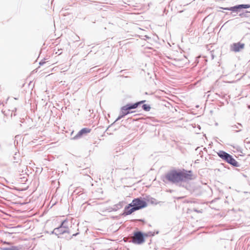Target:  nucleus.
Here are the masks:
<instances>
[{"label": "nucleus", "mask_w": 250, "mask_h": 250, "mask_svg": "<svg viewBox=\"0 0 250 250\" xmlns=\"http://www.w3.org/2000/svg\"><path fill=\"white\" fill-rule=\"evenodd\" d=\"M67 221L66 220H64L62 221L60 225V226L63 228L64 229H69L68 225H67Z\"/></svg>", "instance_id": "14"}, {"label": "nucleus", "mask_w": 250, "mask_h": 250, "mask_svg": "<svg viewBox=\"0 0 250 250\" xmlns=\"http://www.w3.org/2000/svg\"><path fill=\"white\" fill-rule=\"evenodd\" d=\"M91 130V129L89 128H83L78 132L77 135L74 137L73 139H77L82 137L83 135L90 133Z\"/></svg>", "instance_id": "8"}, {"label": "nucleus", "mask_w": 250, "mask_h": 250, "mask_svg": "<svg viewBox=\"0 0 250 250\" xmlns=\"http://www.w3.org/2000/svg\"><path fill=\"white\" fill-rule=\"evenodd\" d=\"M3 244H7V245H11V243H10V242H3Z\"/></svg>", "instance_id": "20"}, {"label": "nucleus", "mask_w": 250, "mask_h": 250, "mask_svg": "<svg viewBox=\"0 0 250 250\" xmlns=\"http://www.w3.org/2000/svg\"><path fill=\"white\" fill-rule=\"evenodd\" d=\"M166 93V92L163 90H157V97L159 96V95L160 96H164Z\"/></svg>", "instance_id": "16"}, {"label": "nucleus", "mask_w": 250, "mask_h": 250, "mask_svg": "<svg viewBox=\"0 0 250 250\" xmlns=\"http://www.w3.org/2000/svg\"><path fill=\"white\" fill-rule=\"evenodd\" d=\"M224 9L231 11L233 12H237L239 11L236 5L230 7L225 8Z\"/></svg>", "instance_id": "12"}, {"label": "nucleus", "mask_w": 250, "mask_h": 250, "mask_svg": "<svg viewBox=\"0 0 250 250\" xmlns=\"http://www.w3.org/2000/svg\"><path fill=\"white\" fill-rule=\"evenodd\" d=\"M125 115H126V113H121V112H120V115L117 118L116 121H117L120 120L121 119L124 118Z\"/></svg>", "instance_id": "17"}, {"label": "nucleus", "mask_w": 250, "mask_h": 250, "mask_svg": "<svg viewBox=\"0 0 250 250\" xmlns=\"http://www.w3.org/2000/svg\"><path fill=\"white\" fill-rule=\"evenodd\" d=\"M142 108L145 110V111H148L150 110V106L148 104H144L143 105H142Z\"/></svg>", "instance_id": "15"}, {"label": "nucleus", "mask_w": 250, "mask_h": 250, "mask_svg": "<svg viewBox=\"0 0 250 250\" xmlns=\"http://www.w3.org/2000/svg\"><path fill=\"white\" fill-rule=\"evenodd\" d=\"M245 47V44L240 42L233 43L230 45V50L234 52L241 51Z\"/></svg>", "instance_id": "6"}, {"label": "nucleus", "mask_w": 250, "mask_h": 250, "mask_svg": "<svg viewBox=\"0 0 250 250\" xmlns=\"http://www.w3.org/2000/svg\"><path fill=\"white\" fill-rule=\"evenodd\" d=\"M147 205V204L146 201L139 198H135L125 208L122 215L125 216L130 215L136 210L146 207Z\"/></svg>", "instance_id": "2"}, {"label": "nucleus", "mask_w": 250, "mask_h": 250, "mask_svg": "<svg viewBox=\"0 0 250 250\" xmlns=\"http://www.w3.org/2000/svg\"><path fill=\"white\" fill-rule=\"evenodd\" d=\"M230 127L231 130L235 132H239L242 130L243 126L241 124L237 123L236 125H231Z\"/></svg>", "instance_id": "10"}, {"label": "nucleus", "mask_w": 250, "mask_h": 250, "mask_svg": "<svg viewBox=\"0 0 250 250\" xmlns=\"http://www.w3.org/2000/svg\"><path fill=\"white\" fill-rule=\"evenodd\" d=\"M146 102L145 100L137 102L135 104H128L126 105L123 106L121 108V113H126V115L131 113L130 110L136 108L139 105Z\"/></svg>", "instance_id": "4"}, {"label": "nucleus", "mask_w": 250, "mask_h": 250, "mask_svg": "<svg viewBox=\"0 0 250 250\" xmlns=\"http://www.w3.org/2000/svg\"><path fill=\"white\" fill-rule=\"evenodd\" d=\"M44 63H45V62H40V65H43Z\"/></svg>", "instance_id": "21"}, {"label": "nucleus", "mask_w": 250, "mask_h": 250, "mask_svg": "<svg viewBox=\"0 0 250 250\" xmlns=\"http://www.w3.org/2000/svg\"><path fill=\"white\" fill-rule=\"evenodd\" d=\"M125 203L124 201L119 202L118 204L114 205L112 207H109L107 210L109 211H115L123 207L124 204Z\"/></svg>", "instance_id": "9"}, {"label": "nucleus", "mask_w": 250, "mask_h": 250, "mask_svg": "<svg viewBox=\"0 0 250 250\" xmlns=\"http://www.w3.org/2000/svg\"><path fill=\"white\" fill-rule=\"evenodd\" d=\"M217 154L221 159L230 165L236 167H239V163L229 153L224 151L220 150Z\"/></svg>", "instance_id": "3"}, {"label": "nucleus", "mask_w": 250, "mask_h": 250, "mask_svg": "<svg viewBox=\"0 0 250 250\" xmlns=\"http://www.w3.org/2000/svg\"><path fill=\"white\" fill-rule=\"evenodd\" d=\"M154 232L152 233L151 232H148V234H147V235H148V236H151V235L154 236Z\"/></svg>", "instance_id": "19"}, {"label": "nucleus", "mask_w": 250, "mask_h": 250, "mask_svg": "<svg viewBox=\"0 0 250 250\" xmlns=\"http://www.w3.org/2000/svg\"><path fill=\"white\" fill-rule=\"evenodd\" d=\"M237 7V8L238 9V11H239L240 9L242 8H248L250 7V5L249 4H239L236 5Z\"/></svg>", "instance_id": "13"}, {"label": "nucleus", "mask_w": 250, "mask_h": 250, "mask_svg": "<svg viewBox=\"0 0 250 250\" xmlns=\"http://www.w3.org/2000/svg\"><path fill=\"white\" fill-rule=\"evenodd\" d=\"M65 233H69V229H64L60 226L59 227L55 228L52 232V233L55 234L57 235L62 234Z\"/></svg>", "instance_id": "7"}, {"label": "nucleus", "mask_w": 250, "mask_h": 250, "mask_svg": "<svg viewBox=\"0 0 250 250\" xmlns=\"http://www.w3.org/2000/svg\"><path fill=\"white\" fill-rule=\"evenodd\" d=\"M145 241L144 235L141 231H136L134 233L133 236L129 240V242H132L136 244H141Z\"/></svg>", "instance_id": "5"}, {"label": "nucleus", "mask_w": 250, "mask_h": 250, "mask_svg": "<svg viewBox=\"0 0 250 250\" xmlns=\"http://www.w3.org/2000/svg\"><path fill=\"white\" fill-rule=\"evenodd\" d=\"M191 171L188 172L184 171H177L172 170L166 175V178L173 183H178L180 182H186L192 179Z\"/></svg>", "instance_id": "1"}, {"label": "nucleus", "mask_w": 250, "mask_h": 250, "mask_svg": "<svg viewBox=\"0 0 250 250\" xmlns=\"http://www.w3.org/2000/svg\"><path fill=\"white\" fill-rule=\"evenodd\" d=\"M1 250H20L19 248L16 246H12L10 247L2 248Z\"/></svg>", "instance_id": "11"}, {"label": "nucleus", "mask_w": 250, "mask_h": 250, "mask_svg": "<svg viewBox=\"0 0 250 250\" xmlns=\"http://www.w3.org/2000/svg\"><path fill=\"white\" fill-rule=\"evenodd\" d=\"M250 12H248V11H246L245 12H243V13H240L239 14V16L243 18V17H248V14Z\"/></svg>", "instance_id": "18"}, {"label": "nucleus", "mask_w": 250, "mask_h": 250, "mask_svg": "<svg viewBox=\"0 0 250 250\" xmlns=\"http://www.w3.org/2000/svg\"><path fill=\"white\" fill-rule=\"evenodd\" d=\"M78 234V233H76V234H74L73 235V236H76Z\"/></svg>", "instance_id": "22"}]
</instances>
